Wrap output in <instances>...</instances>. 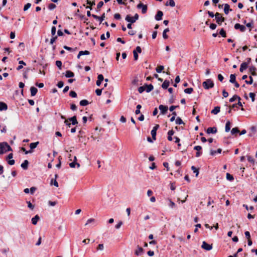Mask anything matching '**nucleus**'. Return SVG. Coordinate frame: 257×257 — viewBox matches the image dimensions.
Masks as SVG:
<instances>
[{"label": "nucleus", "mask_w": 257, "mask_h": 257, "mask_svg": "<svg viewBox=\"0 0 257 257\" xmlns=\"http://www.w3.org/2000/svg\"><path fill=\"white\" fill-rule=\"evenodd\" d=\"M88 104H89L88 101L86 99H83L80 101V105L81 106H86Z\"/></svg>", "instance_id": "nucleus-35"}, {"label": "nucleus", "mask_w": 257, "mask_h": 257, "mask_svg": "<svg viewBox=\"0 0 257 257\" xmlns=\"http://www.w3.org/2000/svg\"><path fill=\"white\" fill-rule=\"evenodd\" d=\"M65 76L67 78H71V77H74V74L72 71H71L70 70H67L66 71Z\"/></svg>", "instance_id": "nucleus-20"}, {"label": "nucleus", "mask_w": 257, "mask_h": 257, "mask_svg": "<svg viewBox=\"0 0 257 257\" xmlns=\"http://www.w3.org/2000/svg\"><path fill=\"white\" fill-rule=\"evenodd\" d=\"M56 7V5L54 4H50L48 6V9L50 10H53V9H55Z\"/></svg>", "instance_id": "nucleus-48"}, {"label": "nucleus", "mask_w": 257, "mask_h": 257, "mask_svg": "<svg viewBox=\"0 0 257 257\" xmlns=\"http://www.w3.org/2000/svg\"><path fill=\"white\" fill-rule=\"evenodd\" d=\"M238 99V100H241V98L240 97H239L238 96L236 95H234L232 97L230 98L229 99V101L231 102H232L233 101H234L236 99Z\"/></svg>", "instance_id": "nucleus-30"}, {"label": "nucleus", "mask_w": 257, "mask_h": 257, "mask_svg": "<svg viewBox=\"0 0 257 257\" xmlns=\"http://www.w3.org/2000/svg\"><path fill=\"white\" fill-rule=\"evenodd\" d=\"M193 91L192 88H188L184 89V92L187 94H191Z\"/></svg>", "instance_id": "nucleus-42"}, {"label": "nucleus", "mask_w": 257, "mask_h": 257, "mask_svg": "<svg viewBox=\"0 0 257 257\" xmlns=\"http://www.w3.org/2000/svg\"><path fill=\"white\" fill-rule=\"evenodd\" d=\"M29 162L28 160H26L24 161V162L21 164V167L24 169L27 170L28 168Z\"/></svg>", "instance_id": "nucleus-18"}, {"label": "nucleus", "mask_w": 257, "mask_h": 257, "mask_svg": "<svg viewBox=\"0 0 257 257\" xmlns=\"http://www.w3.org/2000/svg\"><path fill=\"white\" fill-rule=\"evenodd\" d=\"M56 65L60 69H61L62 62L61 61H59V60L56 61Z\"/></svg>", "instance_id": "nucleus-54"}, {"label": "nucleus", "mask_w": 257, "mask_h": 257, "mask_svg": "<svg viewBox=\"0 0 257 257\" xmlns=\"http://www.w3.org/2000/svg\"><path fill=\"white\" fill-rule=\"evenodd\" d=\"M256 68L254 66H251L249 67V70L251 73V74L253 76H256L257 75L256 73Z\"/></svg>", "instance_id": "nucleus-14"}, {"label": "nucleus", "mask_w": 257, "mask_h": 257, "mask_svg": "<svg viewBox=\"0 0 257 257\" xmlns=\"http://www.w3.org/2000/svg\"><path fill=\"white\" fill-rule=\"evenodd\" d=\"M151 135L152 136V138L154 140H156V131H155V130H152L151 131Z\"/></svg>", "instance_id": "nucleus-47"}, {"label": "nucleus", "mask_w": 257, "mask_h": 257, "mask_svg": "<svg viewBox=\"0 0 257 257\" xmlns=\"http://www.w3.org/2000/svg\"><path fill=\"white\" fill-rule=\"evenodd\" d=\"M170 85V82L168 80H165L162 85V87L163 89H167Z\"/></svg>", "instance_id": "nucleus-23"}, {"label": "nucleus", "mask_w": 257, "mask_h": 257, "mask_svg": "<svg viewBox=\"0 0 257 257\" xmlns=\"http://www.w3.org/2000/svg\"><path fill=\"white\" fill-rule=\"evenodd\" d=\"M21 150L23 151V152H24L25 154H28L29 153H32L33 152V151H32V150L27 151L26 150V149L23 147H22L21 148Z\"/></svg>", "instance_id": "nucleus-60"}, {"label": "nucleus", "mask_w": 257, "mask_h": 257, "mask_svg": "<svg viewBox=\"0 0 257 257\" xmlns=\"http://www.w3.org/2000/svg\"><path fill=\"white\" fill-rule=\"evenodd\" d=\"M226 179L227 180L232 181L234 180V178L232 175H230L229 173H227L226 174Z\"/></svg>", "instance_id": "nucleus-39"}, {"label": "nucleus", "mask_w": 257, "mask_h": 257, "mask_svg": "<svg viewBox=\"0 0 257 257\" xmlns=\"http://www.w3.org/2000/svg\"><path fill=\"white\" fill-rule=\"evenodd\" d=\"M95 93L98 96H100L101 94L102 93V89H97L95 90Z\"/></svg>", "instance_id": "nucleus-62"}, {"label": "nucleus", "mask_w": 257, "mask_h": 257, "mask_svg": "<svg viewBox=\"0 0 257 257\" xmlns=\"http://www.w3.org/2000/svg\"><path fill=\"white\" fill-rule=\"evenodd\" d=\"M159 108L163 114H166L168 109L167 106H165L162 104L159 105Z\"/></svg>", "instance_id": "nucleus-8"}, {"label": "nucleus", "mask_w": 257, "mask_h": 257, "mask_svg": "<svg viewBox=\"0 0 257 257\" xmlns=\"http://www.w3.org/2000/svg\"><path fill=\"white\" fill-rule=\"evenodd\" d=\"M169 204L168 205L172 208L176 207V204L174 202H173L171 200L169 199Z\"/></svg>", "instance_id": "nucleus-41"}, {"label": "nucleus", "mask_w": 257, "mask_h": 257, "mask_svg": "<svg viewBox=\"0 0 257 257\" xmlns=\"http://www.w3.org/2000/svg\"><path fill=\"white\" fill-rule=\"evenodd\" d=\"M169 32V28L165 29L163 33V37L164 39H167L168 38V36L167 35V33Z\"/></svg>", "instance_id": "nucleus-31"}, {"label": "nucleus", "mask_w": 257, "mask_h": 257, "mask_svg": "<svg viewBox=\"0 0 257 257\" xmlns=\"http://www.w3.org/2000/svg\"><path fill=\"white\" fill-rule=\"evenodd\" d=\"M201 247L206 250H210L212 248V244H209L205 241H203Z\"/></svg>", "instance_id": "nucleus-5"}, {"label": "nucleus", "mask_w": 257, "mask_h": 257, "mask_svg": "<svg viewBox=\"0 0 257 257\" xmlns=\"http://www.w3.org/2000/svg\"><path fill=\"white\" fill-rule=\"evenodd\" d=\"M95 222V219L93 218H90L87 220V222L85 224V225H87L90 223H94Z\"/></svg>", "instance_id": "nucleus-58"}, {"label": "nucleus", "mask_w": 257, "mask_h": 257, "mask_svg": "<svg viewBox=\"0 0 257 257\" xmlns=\"http://www.w3.org/2000/svg\"><path fill=\"white\" fill-rule=\"evenodd\" d=\"M217 132V128L216 127H209L207 129L206 133L208 134H215Z\"/></svg>", "instance_id": "nucleus-9"}, {"label": "nucleus", "mask_w": 257, "mask_h": 257, "mask_svg": "<svg viewBox=\"0 0 257 257\" xmlns=\"http://www.w3.org/2000/svg\"><path fill=\"white\" fill-rule=\"evenodd\" d=\"M103 79V76L102 74H99L98 75V80L96 81V85L98 86H99Z\"/></svg>", "instance_id": "nucleus-12"}, {"label": "nucleus", "mask_w": 257, "mask_h": 257, "mask_svg": "<svg viewBox=\"0 0 257 257\" xmlns=\"http://www.w3.org/2000/svg\"><path fill=\"white\" fill-rule=\"evenodd\" d=\"M191 170L193 171V173L196 174V177H197L199 174V170L197 169L195 166H193L191 167Z\"/></svg>", "instance_id": "nucleus-36"}, {"label": "nucleus", "mask_w": 257, "mask_h": 257, "mask_svg": "<svg viewBox=\"0 0 257 257\" xmlns=\"http://www.w3.org/2000/svg\"><path fill=\"white\" fill-rule=\"evenodd\" d=\"M142 106L140 104H138L137 106V109L136 110L135 113L136 114H138L140 113V109L141 108Z\"/></svg>", "instance_id": "nucleus-46"}, {"label": "nucleus", "mask_w": 257, "mask_h": 257, "mask_svg": "<svg viewBox=\"0 0 257 257\" xmlns=\"http://www.w3.org/2000/svg\"><path fill=\"white\" fill-rule=\"evenodd\" d=\"M125 20L127 22L132 24H133L136 22V20L134 19V18L133 17H132L130 15H127L126 16Z\"/></svg>", "instance_id": "nucleus-10"}, {"label": "nucleus", "mask_w": 257, "mask_h": 257, "mask_svg": "<svg viewBox=\"0 0 257 257\" xmlns=\"http://www.w3.org/2000/svg\"><path fill=\"white\" fill-rule=\"evenodd\" d=\"M248 67V63L247 62H243L241 63L240 65V67L239 70L241 72H242L244 70H245Z\"/></svg>", "instance_id": "nucleus-13"}, {"label": "nucleus", "mask_w": 257, "mask_h": 257, "mask_svg": "<svg viewBox=\"0 0 257 257\" xmlns=\"http://www.w3.org/2000/svg\"><path fill=\"white\" fill-rule=\"evenodd\" d=\"M234 28L235 29H239V30L241 32H243L245 31L246 30V28L245 27V26H244L243 25H241L239 24H236L235 25H234Z\"/></svg>", "instance_id": "nucleus-7"}, {"label": "nucleus", "mask_w": 257, "mask_h": 257, "mask_svg": "<svg viewBox=\"0 0 257 257\" xmlns=\"http://www.w3.org/2000/svg\"><path fill=\"white\" fill-rule=\"evenodd\" d=\"M104 3L102 1H100L98 3L97 6V10L96 11L98 12L99 9L103 6Z\"/></svg>", "instance_id": "nucleus-40"}, {"label": "nucleus", "mask_w": 257, "mask_h": 257, "mask_svg": "<svg viewBox=\"0 0 257 257\" xmlns=\"http://www.w3.org/2000/svg\"><path fill=\"white\" fill-rule=\"evenodd\" d=\"M30 91H31V95L32 96H34L36 94L37 92H38V89L37 88H36L34 86H32L30 88Z\"/></svg>", "instance_id": "nucleus-17"}, {"label": "nucleus", "mask_w": 257, "mask_h": 257, "mask_svg": "<svg viewBox=\"0 0 257 257\" xmlns=\"http://www.w3.org/2000/svg\"><path fill=\"white\" fill-rule=\"evenodd\" d=\"M69 95L72 97L75 98L77 97V93L74 91H71Z\"/></svg>", "instance_id": "nucleus-51"}, {"label": "nucleus", "mask_w": 257, "mask_h": 257, "mask_svg": "<svg viewBox=\"0 0 257 257\" xmlns=\"http://www.w3.org/2000/svg\"><path fill=\"white\" fill-rule=\"evenodd\" d=\"M12 151V149L7 143H0V154H3L8 151Z\"/></svg>", "instance_id": "nucleus-1"}, {"label": "nucleus", "mask_w": 257, "mask_h": 257, "mask_svg": "<svg viewBox=\"0 0 257 257\" xmlns=\"http://www.w3.org/2000/svg\"><path fill=\"white\" fill-rule=\"evenodd\" d=\"M114 18L116 20H119L121 18V16L119 14L117 13L114 14Z\"/></svg>", "instance_id": "nucleus-64"}, {"label": "nucleus", "mask_w": 257, "mask_h": 257, "mask_svg": "<svg viewBox=\"0 0 257 257\" xmlns=\"http://www.w3.org/2000/svg\"><path fill=\"white\" fill-rule=\"evenodd\" d=\"M215 17L216 23L219 25H221L222 22H224L225 20L224 18L222 17L221 15L219 13H216L215 15Z\"/></svg>", "instance_id": "nucleus-3"}, {"label": "nucleus", "mask_w": 257, "mask_h": 257, "mask_svg": "<svg viewBox=\"0 0 257 257\" xmlns=\"http://www.w3.org/2000/svg\"><path fill=\"white\" fill-rule=\"evenodd\" d=\"M31 6V4L30 3H27L26 5H25L24 8V11H26L28 10Z\"/></svg>", "instance_id": "nucleus-57"}, {"label": "nucleus", "mask_w": 257, "mask_h": 257, "mask_svg": "<svg viewBox=\"0 0 257 257\" xmlns=\"http://www.w3.org/2000/svg\"><path fill=\"white\" fill-rule=\"evenodd\" d=\"M39 144V142H37L35 143H32L30 144V150H33L34 149L36 148L38 145Z\"/></svg>", "instance_id": "nucleus-28"}, {"label": "nucleus", "mask_w": 257, "mask_h": 257, "mask_svg": "<svg viewBox=\"0 0 257 257\" xmlns=\"http://www.w3.org/2000/svg\"><path fill=\"white\" fill-rule=\"evenodd\" d=\"M75 166H77V168H79L80 166V164L79 163H77V162H72L69 163V166L71 168H75Z\"/></svg>", "instance_id": "nucleus-32"}, {"label": "nucleus", "mask_w": 257, "mask_h": 257, "mask_svg": "<svg viewBox=\"0 0 257 257\" xmlns=\"http://www.w3.org/2000/svg\"><path fill=\"white\" fill-rule=\"evenodd\" d=\"M247 159L248 161L250 163H251V164H254V160L251 156H247Z\"/></svg>", "instance_id": "nucleus-43"}, {"label": "nucleus", "mask_w": 257, "mask_h": 257, "mask_svg": "<svg viewBox=\"0 0 257 257\" xmlns=\"http://www.w3.org/2000/svg\"><path fill=\"white\" fill-rule=\"evenodd\" d=\"M69 120L72 122L71 124L73 125H75L78 123L76 116H73V117L69 118Z\"/></svg>", "instance_id": "nucleus-22"}, {"label": "nucleus", "mask_w": 257, "mask_h": 257, "mask_svg": "<svg viewBox=\"0 0 257 257\" xmlns=\"http://www.w3.org/2000/svg\"><path fill=\"white\" fill-rule=\"evenodd\" d=\"M144 251V249L142 247H138L137 249L135 251V254L136 255H141Z\"/></svg>", "instance_id": "nucleus-19"}, {"label": "nucleus", "mask_w": 257, "mask_h": 257, "mask_svg": "<svg viewBox=\"0 0 257 257\" xmlns=\"http://www.w3.org/2000/svg\"><path fill=\"white\" fill-rule=\"evenodd\" d=\"M90 54L88 51H80L79 52V55H89Z\"/></svg>", "instance_id": "nucleus-49"}, {"label": "nucleus", "mask_w": 257, "mask_h": 257, "mask_svg": "<svg viewBox=\"0 0 257 257\" xmlns=\"http://www.w3.org/2000/svg\"><path fill=\"white\" fill-rule=\"evenodd\" d=\"M231 123L229 121H227L225 124V131L226 132H228L230 130Z\"/></svg>", "instance_id": "nucleus-26"}, {"label": "nucleus", "mask_w": 257, "mask_h": 257, "mask_svg": "<svg viewBox=\"0 0 257 257\" xmlns=\"http://www.w3.org/2000/svg\"><path fill=\"white\" fill-rule=\"evenodd\" d=\"M133 54H134V60L135 61H137L138 59L139 56H138V53L136 52V50L133 51Z\"/></svg>", "instance_id": "nucleus-53"}, {"label": "nucleus", "mask_w": 257, "mask_h": 257, "mask_svg": "<svg viewBox=\"0 0 257 257\" xmlns=\"http://www.w3.org/2000/svg\"><path fill=\"white\" fill-rule=\"evenodd\" d=\"M239 132V131L237 127H234L233 128L231 131V134L232 135H235L237 133H238Z\"/></svg>", "instance_id": "nucleus-37"}, {"label": "nucleus", "mask_w": 257, "mask_h": 257, "mask_svg": "<svg viewBox=\"0 0 257 257\" xmlns=\"http://www.w3.org/2000/svg\"><path fill=\"white\" fill-rule=\"evenodd\" d=\"M163 15V13L162 11H159L156 16H155V19L157 20V21H160L162 19V16Z\"/></svg>", "instance_id": "nucleus-11"}, {"label": "nucleus", "mask_w": 257, "mask_h": 257, "mask_svg": "<svg viewBox=\"0 0 257 257\" xmlns=\"http://www.w3.org/2000/svg\"><path fill=\"white\" fill-rule=\"evenodd\" d=\"M175 122L177 124H185L184 122L183 121V120L180 117H177V118L176 119V120H175Z\"/></svg>", "instance_id": "nucleus-34"}, {"label": "nucleus", "mask_w": 257, "mask_h": 257, "mask_svg": "<svg viewBox=\"0 0 257 257\" xmlns=\"http://www.w3.org/2000/svg\"><path fill=\"white\" fill-rule=\"evenodd\" d=\"M57 39V36H54L50 39V44L53 45L54 44V43L55 42V41Z\"/></svg>", "instance_id": "nucleus-52"}, {"label": "nucleus", "mask_w": 257, "mask_h": 257, "mask_svg": "<svg viewBox=\"0 0 257 257\" xmlns=\"http://www.w3.org/2000/svg\"><path fill=\"white\" fill-rule=\"evenodd\" d=\"M28 207L31 209L33 210L34 208V206L32 205V204L30 202V201H28Z\"/></svg>", "instance_id": "nucleus-63"}, {"label": "nucleus", "mask_w": 257, "mask_h": 257, "mask_svg": "<svg viewBox=\"0 0 257 257\" xmlns=\"http://www.w3.org/2000/svg\"><path fill=\"white\" fill-rule=\"evenodd\" d=\"M87 4L89 5V6H93L95 5V2H91L90 0H86Z\"/></svg>", "instance_id": "nucleus-61"}, {"label": "nucleus", "mask_w": 257, "mask_h": 257, "mask_svg": "<svg viewBox=\"0 0 257 257\" xmlns=\"http://www.w3.org/2000/svg\"><path fill=\"white\" fill-rule=\"evenodd\" d=\"M220 109L219 106H216L211 110V112L214 114H217L220 111Z\"/></svg>", "instance_id": "nucleus-24"}, {"label": "nucleus", "mask_w": 257, "mask_h": 257, "mask_svg": "<svg viewBox=\"0 0 257 257\" xmlns=\"http://www.w3.org/2000/svg\"><path fill=\"white\" fill-rule=\"evenodd\" d=\"M103 249H104L103 244H99L97 247V250H103Z\"/></svg>", "instance_id": "nucleus-59"}, {"label": "nucleus", "mask_w": 257, "mask_h": 257, "mask_svg": "<svg viewBox=\"0 0 257 257\" xmlns=\"http://www.w3.org/2000/svg\"><path fill=\"white\" fill-rule=\"evenodd\" d=\"M229 81L230 83H233L236 81V76L235 74H231L230 76Z\"/></svg>", "instance_id": "nucleus-33"}, {"label": "nucleus", "mask_w": 257, "mask_h": 257, "mask_svg": "<svg viewBox=\"0 0 257 257\" xmlns=\"http://www.w3.org/2000/svg\"><path fill=\"white\" fill-rule=\"evenodd\" d=\"M40 217L38 215L35 216V217L32 218V223L34 225H36L38 221L39 220Z\"/></svg>", "instance_id": "nucleus-21"}, {"label": "nucleus", "mask_w": 257, "mask_h": 257, "mask_svg": "<svg viewBox=\"0 0 257 257\" xmlns=\"http://www.w3.org/2000/svg\"><path fill=\"white\" fill-rule=\"evenodd\" d=\"M137 8L139 9H142V13L143 14L146 13L148 9L147 6L146 5H144L141 3L137 5Z\"/></svg>", "instance_id": "nucleus-4"}, {"label": "nucleus", "mask_w": 257, "mask_h": 257, "mask_svg": "<svg viewBox=\"0 0 257 257\" xmlns=\"http://www.w3.org/2000/svg\"><path fill=\"white\" fill-rule=\"evenodd\" d=\"M19 63L20 64V65H19L17 68V70H21V69L23 68V65H26V64L25 62H24L22 60H21L19 62Z\"/></svg>", "instance_id": "nucleus-29"}, {"label": "nucleus", "mask_w": 257, "mask_h": 257, "mask_svg": "<svg viewBox=\"0 0 257 257\" xmlns=\"http://www.w3.org/2000/svg\"><path fill=\"white\" fill-rule=\"evenodd\" d=\"M145 90L147 92H150L154 88L153 85H152L151 84H149V85L146 84V85H145Z\"/></svg>", "instance_id": "nucleus-16"}, {"label": "nucleus", "mask_w": 257, "mask_h": 257, "mask_svg": "<svg viewBox=\"0 0 257 257\" xmlns=\"http://www.w3.org/2000/svg\"><path fill=\"white\" fill-rule=\"evenodd\" d=\"M249 78V80H248V81L245 80V82L247 84H251L253 83V78L251 76H250Z\"/></svg>", "instance_id": "nucleus-50"}, {"label": "nucleus", "mask_w": 257, "mask_h": 257, "mask_svg": "<svg viewBox=\"0 0 257 257\" xmlns=\"http://www.w3.org/2000/svg\"><path fill=\"white\" fill-rule=\"evenodd\" d=\"M92 17L96 20H98L99 21L100 23H101L102 21L104 20L105 17V13H103L101 17H98L95 15H92Z\"/></svg>", "instance_id": "nucleus-6"}, {"label": "nucleus", "mask_w": 257, "mask_h": 257, "mask_svg": "<svg viewBox=\"0 0 257 257\" xmlns=\"http://www.w3.org/2000/svg\"><path fill=\"white\" fill-rule=\"evenodd\" d=\"M219 34L222 37H226V32L223 29H221L219 32Z\"/></svg>", "instance_id": "nucleus-45"}, {"label": "nucleus", "mask_w": 257, "mask_h": 257, "mask_svg": "<svg viewBox=\"0 0 257 257\" xmlns=\"http://www.w3.org/2000/svg\"><path fill=\"white\" fill-rule=\"evenodd\" d=\"M164 68V67L163 66L160 65L156 68V70L158 73H161L163 71Z\"/></svg>", "instance_id": "nucleus-38"}, {"label": "nucleus", "mask_w": 257, "mask_h": 257, "mask_svg": "<svg viewBox=\"0 0 257 257\" xmlns=\"http://www.w3.org/2000/svg\"><path fill=\"white\" fill-rule=\"evenodd\" d=\"M249 97L251 99V101L252 102H254V100H255V94L254 93H253V92H250L249 93Z\"/></svg>", "instance_id": "nucleus-44"}, {"label": "nucleus", "mask_w": 257, "mask_h": 257, "mask_svg": "<svg viewBox=\"0 0 257 257\" xmlns=\"http://www.w3.org/2000/svg\"><path fill=\"white\" fill-rule=\"evenodd\" d=\"M56 32V28L55 26H53L51 28V34L53 36H55Z\"/></svg>", "instance_id": "nucleus-56"}, {"label": "nucleus", "mask_w": 257, "mask_h": 257, "mask_svg": "<svg viewBox=\"0 0 257 257\" xmlns=\"http://www.w3.org/2000/svg\"><path fill=\"white\" fill-rule=\"evenodd\" d=\"M145 90V86H141L138 88L139 93H142Z\"/></svg>", "instance_id": "nucleus-55"}, {"label": "nucleus", "mask_w": 257, "mask_h": 257, "mask_svg": "<svg viewBox=\"0 0 257 257\" xmlns=\"http://www.w3.org/2000/svg\"><path fill=\"white\" fill-rule=\"evenodd\" d=\"M8 109L7 104L3 102H0V111L6 110Z\"/></svg>", "instance_id": "nucleus-15"}, {"label": "nucleus", "mask_w": 257, "mask_h": 257, "mask_svg": "<svg viewBox=\"0 0 257 257\" xmlns=\"http://www.w3.org/2000/svg\"><path fill=\"white\" fill-rule=\"evenodd\" d=\"M202 86L204 89H209L214 86V83L211 79H208L202 83Z\"/></svg>", "instance_id": "nucleus-2"}, {"label": "nucleus", "mask_w": 257, "mask_h": 257, "mask_svg": "<svg viewBox=\"0 0 257 257\" xmlns=\"http://www.w3.org/2000/svg\"><path fill=\"white\" fill-rule=\"evenodd\" d=\"M166 6H170L171 7L175 6V3L174 0H169V2H167L165 4Z\"/></svg>", "instance_id": "nucleus-27"}, {"label": "nucleus", "mask_w": 257, "mask_h": 257, "mask_svg": "<svg viewBox=\"0 0 257 257\" xmlns=\"http://www.w3.org/2000/svg\"><path fill=\"white\" fill-rule=\"evenodd\" d=\"M229 5L227 4H225L224 5V12L225 14H228L229 13V11H231V9H229Z\"/></svg>", "instance_id": "nucleus-25"}]
</instances>
